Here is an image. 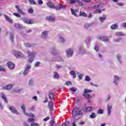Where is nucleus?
Returning a JSON list of instances; mask_svg holds the SVG:
<instances>
[{"label":"nucleus","instance_id":"obj_27","mask_svg":"<svg viewBox=\"0 0 126 126\" xmlns=\"http://www.w3.org/2000/svg\"><path fill=\"white\" fill-rule=\"evenodd\" d=\"M14 27L18 29H23L24 28L22 25H19V24L17 23L14 24Z\"/></svg>","mask_w":126,"mask_h":126},{"label":"nucleus","instance_id":"obj_43","mask_svg":"<svg viewBox=\"0 0 126 126\" xmlns=\"http://www.w3.org/2000/svg\"><path fill=\"white\" fill-rule=\"evenodd\" d=\"M54 97H55V94H53L52 93L49 94L50 99L53 100L54 99Z\"/></svg>","mask_w":126,"mask_h":126},{"label":"nucleus","instance_id":"obj_5","mask_svg":"<svg viewBox=\"0 0 126 126\" xmlns=\"http://www.w3.org/2000/svg\"><path fill=\"white\" fill-rule=\"evenodd\" d=\"M13 55L17 58H22L24 57L23 54H22L20 51H13Z\"/></svg>","mask_w":126,"mask_h":126},{"label":"nucleus","instance_id":"obj_39","mask_svg":"<svg viewBox=\"0 0 126 126\" xmlns=\"http://www.w3.org/2000/svg\"><path fill=\"white\" fill-rule=\"evenodd\" d=\"M79 16H83L84 17H86L87 16V14L86 13L82 11L80 12V13L79 14Z\"/></svg>","mask_w":126,"mask_h":126},{"label":"nucleus","instance_id":"obj_60","mask_svg":"<svg viewBox=\"0 0 126 126\" xmlns=\"http://www.w3.org/2000/svg\"><path fill=\"white\" fill-rule=\"evenodd\" d=\"M85 80L86 81H90L91 80V79H90V77H89V76H86Z\"/></svg>","mask_w":126,"mask_h":126},{"label":"nucleus","instance_id":"obj_30","mask_svg":"<svg viewBox=\"0 0 126 126\" xmlns=\"http://www.w3.org/2000/svg\"><path fill=\"white\" fill-rule=\"evenodd\" d=\"M99 38L101 41H103V42H107L108 41V36H100Z\"/></svg>","mask_w":126,"mask_h":126},{"label":"nucleus","instance_id":"obj_41","mask_svg":"<svg viewBox=\"0 0 126 126\" xmlns=\"http://www.w3.org/2000/svg\"><path fill=\"white\" fill-rule=\"evenodd\" d=\"M62 8H64V5H61L59 7H55V9H56V10H59Z\"/></svg>","mask_w":126,"mask_h":126},{"label":"nucleus","instance_id":"obj_42","mask_svg":"<svg viewBox=\"0 0 126 126\" xmlns=\"http://www.w3.org/2000/svg\"><path fill=\"white\" fill-rule=\"evenodd\" d=\"M121 40H122V38L119 37V38H116L115 39H113V42H115L116 43H120V42H121Z\"/></svg>","mask_w":126,"mask_h":126},{"label":"nucleus","instance_id":"obj_46","mask_svg":"<svg viewBox=\"0 0 126 126\" xmlns=\"http://www.w3.org/2000/svg\"><path fill=\"white\" fill-rule=\"evenodd\" d=\"M71 13H72V14H73V15H74V16H76V13H75V12L77 11V10H74V9H71Z\"/></svg>","mask_w":126,"mask_h":126},{"label":"nucleus","instance_id":"obj_61","mask_svg":"<svg viewBox=\"0 0 126 126\" xmlns=\"http://www.w3.org/2000/svg\"><path fill=\"white\" fill-rule=\"evenodd\" d=\"M29 85H33V79H31L29 82Z\"/></svg>","mask_w":126,"mask_h":126},{"label":"nucleus","instance_id":"obj_12","mask_svg":"<svg viewBox=\"0 0 126 126\" xmlns=\"http://www.w3.org/2000/svg\"><path fill=\"white\" fill-rule=\"evenodd\" d=\"M70 1V3L71 4H72V3H76V2L78 3V4L80 5V6H82L83 5V3L82 2L78 0H69Z\"/></svg>","mask_w":126,"mask_h":126},{"label":"nucleus","instance_id":"obj_50","mask_svg":"<svg viewBox=\"0 0 126 126\" xmlns=\"http://www.w3.org/2000/svg\"><path fill=\"white\" fill-rule=\"evenodd\" d=\"M103 113H104V111L102 109H99L97 111V114H100V115H102Z\"/></svg>","mask_w":126,"mask_h":126},{"label":"nucleus","instance_id":"obj_37","mask_svg":"<svg viewBox=\"0 0 126 126\" xmlns=\"http://www.w3.org/2000/svg\"><path fill=\"white\" fill-rule=\"evenodd\" d=\"M47 4L49 7H50V8H56L54 4H52L51 2H49L48 3H47Z\"/></svg>","mask_w":126,"mask_h":126},{"label":"nucleus","instance_id":"obj_47","mask_svg":"<svg viewBox=\"0 0 126 126\" xmlns=\"http://www.w3.org/2000/svg\"><path fill=\"white\" fill-rule=\"evenodd\" d=\"M70 91H72V92H76L77 91V89L76 88H71L69 89Z\"/></svg>","mask_w":126,"mask_h":126},{"label":"nucleus","instance_id":"obj_6","mask_svg":"<svg viewBox=\"0 0 126 126\" xmlns=\"http://www.w3.org/2000/svg\"><path fill=\"white\" fill-rule=\"evenodd\" d=\"M30 69H31V65L27 64L25 67L24 71L23 72V75H27L29 73Z\"/></svg>","mask_w":126,"mask_h":126},{"label":"nucleus","instance_id":"obj_1","mask_svg":"<svg viewBox=\"0 0 126 126\" xmlns=\"http://www.w3.org/2000/svg\"><path fill=\"white\" fill-rule=\"evenodd\" d=\"M82 114V111L78 107H75L72 111V117L74 118V120H78L79 116H81Z\"/></svg>","mask_w":126,"mask_h":126},{"label":"nucleus","instance_id":"obj_26","mask_svg":"<svg viewBox=\"0 0 126 126\" xmlns=\"http://www.w3.org/2000/svg\"><path fill=\"white\" fill-rule=\"evenodd\" d=\"M115 36H117V37H123L125 36V34L122 32H117L115 33Z\"/></svg>","mask_w":126,"mask_h":126},{"label":"nucleus","instance_id":"obj_35","mask_svg":"<svg viewBox=\"0 0 126 126\" xmlns=\"http://www.w3.org/2000/svg\"><path fill=\"white\" fill-rule=\"evenodd\" d=\"M1 97L2 99L5 102V103H7V99H6V96H5V95L3 94H1Z\"/></svg>","mask_w":126,"mask_h":126},{"label":"nucleus","instance_id":"obj_53","mask_svg":"<svg viewBox=\"0 0 126 126\" xmlns=\"http://www.w3.org/2000/svg\"><path fill=\"white\" fill-rule=\"evenodd\" d=\"M35 120L33 118H30L28 120V123H33V122H34Z\"/></svg>","mask_w":126,"mask_h":126},{"label":"nucleus","instance_id":"obj_54","mask_svg":"<svg viewBox=\"0 0 126 126\" xmlns=\"http://www.w3.org/2000/svg\"><path fill=\"white\" fill-rule=\"evenodd\" d=\"M90 40H91L90 36L87 37L86 39V43H89V42H90Z\"/></svg>","mask_w":126,"mask_h":126},{"label":"nucleus","instance_id":"obj_62","mask_svg":"<svg viewBox=\"0 0 126 126\" xmlns=\"http://www.w3.org/2000/svg\"><path fill=\"white\" fill-rule=\"evenodd\" d=\"M69 124V122L66 121L62 125V126H67Z\"/></svg>","mask_w":126,"mask_h":126},{"label":"nucleus","instance_id":"obj_19","mask_svg":"<svg viewBox=\"0 0 126 126\" xmlns=\"http://www.w3.org/2000/svg\"><path fill=\"white\" fill-rule=\"evenodd\" d=\"M84 54H86V51L84 50L83 48L79 47V55H84Z\"/></svg>","mask_w":126,"mask_h":126},{"label":"nucleus","instance_id":"obj_57","mask_svg":"<svg viewBox=\"0 0 126 126\" xmlns=\"http://www.w3.org/2000/svg\"><path fill=\"white\" fill-rule=\"evenodd\" d=\"M94 49L96 52H99V46H98V45H95L94 46Z\"/></svg>","mask_w":126,"mask_h":126},{"label":"nucleus","instance_id":"obj_18","mask_svg":"<svg viewBox=\"0 0 126 126\" xmlns=\"http://www.w3.org/2000/svg\"><path fill=\"white\" fill-rule=\"evenodd\" d=\"M112 105H110L109 104H107V115L108 116H110L111 115V114H112Z\"/></svg>","mask_w":126,"mask_h":126},{"label":"nucleus","instance_id":"obj_14","mask_svg":"<svg viewBox=\"0 0 126 126\" xmlns=\"http://www.w3.org/2000/svg\"><path fill=\"white\" fill-rule=\"evenodd\" d=\"M46 19L49 21H55V20L56 19V17L55 16V15H50L49 16L47 17Z\"/></svg>","mask_w":126,"mask_h":126},{"label":"nucleus","instance_id":"obj_10","mask_svg":"<svg viewBox=\"0 0 126 126\" xmlns=\"http://www.w3.org/2000/svg\"><path fill=\"white\" fill-rule=\"evenodd\" d=\"M15 8H16L18 13H19L20 14H22V15H26V13L22 11V9L20 8V6H19V5H15Z\"/></svg>","mask_w":126,"mask_h":126},{"label":"nucleus","instance_id":"obj_31","mask_svg":"<svg viewBox=\"0 0 126 126\" xmlns=\"http://www.w3.org/2000/svg\"><path fill=\"white\" fill-rule=\"evenodd\" d=\"M53 78H54V79H59L60 75H59V74H58V72H54V74L53 75Z\"/></svg>","mask_w":126,"mask_h":126},{"label":"nucleus","instance_id":"obj_49","mask_svg":"<svg viewBox=\"0 0 126 126\" xmlns=\"http://www.w3.org/2000/svg\"><path fill=\"white\" fill-rule=\"evenodd\" d=\"M63 68V65L56 64V69H61V68Z\"/></svg>","mask_w":126,"mask_h":126},{"label":"nucleus","instance_id":"obj_63","mask_svg":"<svg viewBox=\"0 0 126 126\" xmlns=\"http://www.w3.org/2000/svg\"><path fill=\"white\" fill-rule=\"evenodd\" d=\"M102 11L101 10H96L94 11V13H101Z\"/></svg>","mask_w":126,"mask_h":126},{"label":"nucleus","instance_id":"obj_58","mask_svg":"<svg viewBox=\"0 0 126 126\" xmlns=\"http://www.w3.org/2000/svg\"><path fill=\"white\" fill-rule=\"evenodd\" d=\"M13 15H14L15 16H16V17H19V18L21 17V15H20V14L17 13H14Z\"/></svg>","mask_w":126,"mask_h":126},{"label":"nucleus","instance_id":"obj_34","mask_svg":"<svg viewBox=\"0 0 126 126\" xmlns=\"http://www.w3.org/2000/svg\"><path fill=\"white\" fill-rule=\"evenodd\" d=\"M97 117V115H96V113L93 112L90 116V118L91 119H95Z\"/></svg>","mask_w":126,"mask_h":126},{"label":"nucleus","instance_id":"obj_21","mask_svg":"<svg viewBox=\"0 0 126 126\" xmlns=\"http://www.w3.org/2000/svg\"><path fill=\"white\" fill-rule=\"evenodd\" d=\"M107 19V15H103L102 16L99 17V21H100L101 23L104 22Z\"/></svg>","mask_w":126,"mask_h":126},{"label":"nucleus","instance_id":"obj_56","mask_svg":"<svg viewBox=\"0 0 126 126\" xmlns=\"http://www.w3.org/2000/svg\"><path fill=\"white\" fill-rule=\"evenodd\" d=\"M29 1L31 4H36V2H35V0H29Z\"/></svg>","mask_w":126,"mask_h":126},{"label":"nucleus","instance_id":"obj_23","mask_svg":"<svg viewBox=\"0 0 126 126\" xmlns=\"http://www.w3.org/2000/svg\"><path fill=\"white\" fill-rule=\"evenodd\" d=\"M4 17L5 18V19L6 20V21L10 22V23H12V20H11V19H10L9 16H8L7 15L4 14Z\"/></svg>","mask_w":126,"mask_h":126},{"label":"nucleus","instance_id":"obj_8","mask_svg":"<svg viewBox=\"0 0 126 126\" xmlns=\"http://www.w3.org/2000/svg\"><path fill=\"white\" fill-rule=\"evenodd\" d=\"M9 109L11 111L12 114H15V115H19V112L16 110V108L14 106H10Z\"/></svg>","mask_w":126,"mask_h":126},{"label":"nucleus","instance_id":"obj_33","mask_svg":"<svg viewBox=\"0 0 126 126\" xmlns=\"http://www.w3.org/2000/svg\"><path fill=\"white\" fill-rule=\"evenodd\" d=\"M21 108L23 110V113H24V114L25 115V114H26V107H25V105L22 104Z\"/></svg>","mask_w":126,"mask_h":126},{"label":"nucleus","instance_id":"obj_20","mask_svg":"<svg viewBox=\"0 0 126 126\" xmlns=\"http://www.w3.org/2000/svg\"><path fill=\"white\" fill-rule=\"evenodd\" d=\"M58 38L59 39V42H60V43H63L65 42V39H64V37H63V36L59 35Z\"/></svg>","mask_w":126,"mask_h":126},{"label":"nucleus","instance_id":"obj_32","mask_svg":"<svg viewBox=\"0 0 126 126\" xmlns=\"http://www.w3.org/2000/svg\"><path fill=\"white\" fill-rule=\"evenodd\" d=\"M54 62H61V63H63L64 62L63 59L61 57H58L57 58V59L53 60Z\"/></svg>","mask_w":126,"mask_h":126},{"label":"nucleus","instance_id":"obj_55","mask_svg":"<svg viewBox=\"0 0 126 126\" xmlns=\"http://www.w3.org/2000/svg\"><path fill=\"white\" fill-rule=\"evenodd\" d=\"M65 85H67V86H68L69 85H72V83H71V81H66V83H65Z\"/></svg>","mask_w":126,"mask_h":126},{"label":"nucleus","instance_id":"obj_52","mask_svg":"<svg viewBox=\"0 0 126 126\" xmlns=\"http://www.w3.org/2000/svg\"><path fill=\"white\" fill-rule=\"evenodd\" d=\"M24 46H25V47H27V48H30V47H31V44L25 43H24Z\"/></svg>","mask_w":126,"mask_h":126},{"label":"nucleus","instance_id":"obj_4","mask_svg":"<svg viewBox=\"0 0 126 126\" xmlns=\"http://www.w3.org/2000/svg\"><path fill=\"white\" fill-rule=\"evenodd\" d=\"M65 53L67 58H71L73 56V49H68L66 50Z\"/></svg>","mask_w":126,"mask_h":126},{"label":"nucleus","instance_id":"obj_51","mask_svg":"<svg viewBox=\"0 0 126 126\" xmlns=\"http://www.w3.org/2000/svg\"><path fill=\"white\" fill-rule=\"evenodd\" d=\"M40 64H41V63L39 61H37V62H35V63L34 64V66L37 67L39 66L40 65Z\"/></svg>","mask_w":126,"mask_h":126},{"label":"nucleus","instance_id":"obj_59","mask_svg":"<svg viewBox=\"0 0 126 126\" xmlns=\"http://www.w3.org/2000/svg\"><path fill=\"white\" fill-rule=\"evenodd\" d=\"M50 125H51V126H57L54 121H52L50 122Z\"/></svg>","mask_w":126,"mask_h":126},{"label":"nucleus","instance_id":"obj_9","mask_svg":"<svg viewBox=\"0 0 126 126\" xmlns=\"http://www.w3.org/2000/svg\"><path fill=\"white\" fill-rule=\"evenodd\" d=\"M22 19L23 21L25 23H27V24H33V23H34V21H33V20H30L26 17L22 18Z\"/></svg>","mask_w":126,"mask_h":126},{"label":"nucleus","instance_id":"obj_3","mask_svg":"<svg viewBox=\"0 0 126 126\" xmlns=\"http://www.w3.org/2000/svg\"><path fill=\"white\" fill-rule=\"evenodd\" d=\"M91 92H93V91L85 89L84 90V93L83 94V96L86 97L88 100H89V99H91L92 98V96L89 94V93H91Z\"/></svg>","mask_w":126,"mask_h":126},{"label":"nucleus","instance_id":"obj_16","mask_svg":"<svg viewBox=\"0 0 126 126\" xmlns=\"http://www.w3.org/2000/svg\"><path fill=\"white\" fill-rule=\"evenodd\" d=\"M12 87H13V85L11 84H8L4 87L3 89H4L5 90H7L8 91L9 90H11V89H12Z\"/></svg>","mask_w":126,"mask_h":126},{"label":"nucleus","instance_id":"obj_24","mask_svg":"<svg viewBox=\"0 0 126 126\" xmlns=\"http://www.w3.org/2000/svg\"><path fill=\"white\" fill-rule=\"evenodd\" d=\"M116 57H117L118 62H119L120 63H123V61H122V55L117 54L116 55Z\"/></svg>","mask_w":126,"mask_h":126},{"label":"nucleus","instance_id":"obj_45","mask_svg":"<svg viewBox=\"0 0 126 126\" xmlns=\"http://www.w3.org/2000/svg\"><path fill=\"white\" fill-rule=\"evenodd\" d=\"M13 33H10V39L11 41V42H13V39H14V37L13 36Z\"/></svg>","mask_w":126,"mask_h":126},{"label":"nucleus","instance_id":"obj_17","mask_svg":"<svg viewBox=\"0 0 126 126\" xmlns=\"http://www.w3.org/2000/svg\"><path fill=\"white\" fill-rule=\"evenodd\" d=\"M50 53H51L52 55H57L58 51L57 50V49H56V47H55V46L51 48L50 50Z\"/></svg>","mask_w":126,"mask_h":126},{"label":"nucleus","instance_id":"obj_25","mask_svg":"<svg viewBox=\"0 0 126 126\" xmlns=\"http://www.w3.org/2000/svg\"><path fill=\"white\" fill-rule=\"evenodd\" d=\"M93 109H94V108L93 107H91V106H89V107H86L85 109H86V112H93Z\"/></svg>","mask_w":126,"mask_h":126},{"label":"nucleus","instance_id":"obj_13","mask_svg":"<svg viewBox=\"0 0 126 126\" xmlns=\"http://www.w3.org/2000/svg\"><path fill=\"white\" fill-rule=\"evenodd\" d=\"M121 80V78L117 75L114 76V80L113 81V83L115 84V85H118V83H119V81Z\"/></svg>","mask_w":126,"mask_h":126},{"label":"nucleus","instance_id":"obj_44","mask_svg":"<svg viewBox=\"0 0 126 126\" xmlns=\"http://www.w3.org/2000/svg\"><path fill=\"white\" fill-rule=\"evenodd\" d=\"M0 71H4V72H5L6 71V70H5L4 67L2 65H0Z\"/></svg>","mask_w":126,"mask_h":126},{"label":"nucleus","instance_id":"obj_38","mask_svg":"<svg viewBox=\"0 0 126 126\" xmlns=\"http://www.w3.org/2000/svg\"><path fill=\"white\" fill-rule=\"evenodd\" d=\"M70 74H71V75H73V78H75L76 77V74L73 70L70 72Z\"/></svg>","mask_w":126,"mask_h":126},{"label":"nucleus","instance_id":"obj_40","mask_svg":"<svg viewBox=\"0 0 126 126\" xmlns=\"http://www.w3.org/2000/svg\"><path fill=\"white\" fill-rule=\"evenodd\" d=\"M92 26V24H85L84 27L86 29H88V28H89V27H91Z\"/></svg>","mask_w":126,"mask_h":126},{"label":"nucleus","instance_id":"obj_15","mask_svg":"<svg viewBox=\"0 0 126 126\" xmlns=\"http://www.w3.org/2000/svg\"><path fill=\"white\" fill-rule=\"evenodd\" d=\"M7 64L10 69H13L15 67V65L12 62H8L7 63Z\"/></svg>","mask_w":126,"mask_h":126},{"label":"nucleus","instance_id":"obj_28","mask_svg":"<svg viewBox=\"0 0 126 126\" xmlns=\"http://www.w3.org/2000/svg\"><path fill=\"white\" fill-rule=\"evenodd\" d=\"M118 27H119L118 24H115L111 25L110 28L112 30H116V29H118Z\"/></svg>","mask_w":126,"mask_h":126},{"label":"nucleus","instance_id":"obj_29","mask_svg":"<svg viewBox=\"0 0 126 126\" xmlns=\"http://www.w3.org/2000/svg\"><path fill=\"white\" fill-rule=\"evenodd\" d=\"M22 90H23V89H18V88H15L13 89V91L15 93H20Z\"/></svg>","mask_w":126,"mask_h":126},{"label":"nucleus","instance_id":"obj_11","mask_svg":"<svg viewBox=\"0 0 126 126\" xmlns=\"http://www.w3.org/2000/svg\"><path fill=\"white\" fill-rule=\"evenodd\" d=\"M15 8H16L18 13H19L20 14H22V15H26V13L22 11V9L20 8V6H19V5H15Z\"/></svg>","mask_w":126,"mask_h":126},{"label":"nucleus","instance_id":"obj_7","mask_svg":"<svg viewBox=\"0 0 126 126\" xmlns=\"http://www.w3.org/2000/svg\"><path fill=\"white\" fill-rule=\"evenodd\" d=\"M48 35H49V31H44L41 32L40 37L43 40H46L48 38Z\"/></svg>","mask_w":126,"mask_h":126},{"label":"nucleus","instance_id":"obj_2","mask_svg":"<svg viewBox=\"0 0 126 126\" xmlns=\"http://www.w3.org/2000/svg\"><path fill=\"white\" fill-rule=\"evenodd\" d=\"M27 54H28V62L30 63H32L34 61V59H35V56H36V52L35 51H28Z\"/></svg>","mask_w":126,"mask_h":126},{"label":"nucleus","instance_id":"obj_64","mask_svg":"<svg viewBox=\"0 0 126 126\" xmlns=\"http://www.w3.org/2000/svg\"><path fill=\"white\" fill-rule=\"evenodd\" d=\"M31 126H39V124L35 123H33L31 124Z\"/></svg>","mask_w":126,"mask_h":126},{"label":"nucleus","instance_id":"obj_48","mask_svg":"<svg viewBox=\"0 0 126 126\" xmlns=\"http://www.w3.org/2000/svg\"><path fill=\"white\" fill-rule=\"evenodd\" d=\"M26 116H27L28 117H30L31 118H34V115L33 114H28V113H25V114Z\"/></svg>","mask_w":126,"mask_h":126},{"label":"nucleus","instance_id":"obj_22","mask_svg":"<svg viewBox=\"0 0 126 126\" xmlns=\"http://www.w3.org/2000/svg\"><path fill=\"white\" fill-rule=\"evenodd\" d=\"M48 108L50 109V112L53 111V101H50L48 102Z\"/></svg>","mask_w":126,"mask_h":126},{"label":"nucleus","instance_id":"obj_36","mask_svg":"<svg viewBox=\"0 0 126 126\" xmlns=\"http://www.w3.org/2000/svg\"><path fill=\"white\" fill-rule=\"evenodd\" d=\"M102 6V4H99L98 5H94L93 7H89V8L90 9H92V8H94V9H96L98 7H101Z\"/></svg>","mask_w":126,"mask_h":126}]
</instances>
